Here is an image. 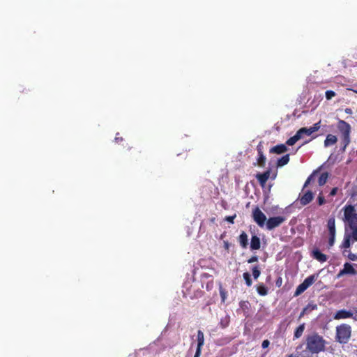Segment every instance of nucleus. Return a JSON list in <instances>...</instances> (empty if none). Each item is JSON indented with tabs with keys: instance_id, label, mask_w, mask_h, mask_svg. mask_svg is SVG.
<instances>
[{
	"instance_id": "24",
	"label": "nucleus",
	"mask_w": 357,
	"mask_h": 357,
	"mask_svg": "<svg viewBox=\"0 0 357 357\" xmlns=\"http://www.w3.org/2000/svg\"><path fill=\"white\" fill-rule=\"evenodd\" d=\"M328 246L332 247L335 243L336 231H328Z\"/></svg>"
},
{
	"instance_id": "12",
	"label": "nucleus",
	"mask_w": 357,
	"mask_h": 357,
	"mask_svg": "<svg viewBox=\"0 0 357 357\" xmlns=\"http://www.w3.org/2000/svg\"><path fill=\"white\" fill-rule=\"evenodd\" d=\"M287 151L286 144H281L273 146L270 149L269 153L273 154H282Z\"/></svg>"
},
{
	"instance_id": "41",
	"label": "nucleus",
	"mask_w": 357,
	"mask_h": 357,
	"mask_svg": "<svg viewBox=\"0 0 357 357\" xmlns=\"http://www.w3.org/2000/svg\"><path fill=\"white\" fill-rule=\"evenodd\" d=\"M300 357H312V356L309 354L308 351H304L301 354Z\"/></svg>"
},
{
	"instance_id": "42",
	"label": "nucleus",
	"mask_w": 357,
	"mask_h": 357,
	"mask_svg": "<svg viewBox=\"0 0 357 357\" xmlns=\"http://www.w3.org/2000/svg\"><path fill=\"white\" fill-rule=\"evenodd\" d=\"M337 188H333L331 191L330 192V196H335L337 192Z\"/></svg>"
},
{
	"instance_id": "27",
	"label": "nucleus",
	"mask_w": 357,
	"mask_h": 357,
	"mask_svg": "<svg viewBox=\"0 0 357 357\" xmlns=\"http://www.w3.org/2000/svg\"><path fill=\"white\" fill-rule=\"evenodd\" d=\"M252 275H253L254 278L255 280H257L261 274L259 267L257 266H255L252 267Z\"/></svg>"
},
{
	"instance_id": "9",
	"label": "nucleus",
	"mask_w": 357,
	"mask_h": 357,
	"mask_svg": "<svg viewBox=\"0 0 357 357\" xmlns=\"http://www.w3.org/2000/svg\"><path fill=\"white\" fill-rule=\"evenodd\" d=\"M357 274V271L354 268V265L351 263L346 262L343 265V268L341 269L337 274L336 278H340L344 275H355Z\"/></svg>"
},
{
	"instance_id": "10",
	"label": "nucleus",
	"mask_w": 357,
	"mask_h": 357,
	"mask_svg": "<svg viewBox=\"0 0 357 357\" xmlns=\"http://www.w3.org/2000/svg\"><path fill=\"white\" fill-rule=\"evenodd\" d=\"M285 221V218L282 216H275L269 218L266 223V227L268 230H273V229L279 227Z\"/></svg>"
},
{
	"instance_id": "46",
	"label": "nucleus",
	"mask_w": 357,
	"mask_h": 357,
	"mask_svg": "<svg viewBox=\"0 0 357 357\" xmlns=\"http://www.w3.org/2000/svg\"><path fill=\"white\" fill-rule=\"evenodd\" d=\"M344 112L345 113L348 114H352V109L351 108H346L344 109Z\"/></svg>"
},
{
	"instance_id": "44",
	"label": "nucleus",
	"mask_w": 357,
	"mask_h": 357,
	"mask_svg": "<svg viewBox=\"0 0 357 357\" xmlns=\"http://www.w3.org/2000/svg\"><path fill=\"white\" fill-rule=\"evenodd\" d=\"M348 258L350 260L354 261L356 259V255H354L353 253H349V255H348Z\"/></svg>"
},
{
	"instance_id": "28",
	"label": "nucleus",
	"mask_w": 357,
	"mask_h": 357,
	"mask_svg": "<svg viewBox=\"0 0 357 357\" xmlns=\"http://www.w3.org/2000/svg\"><path fill=\"white\" fill-rule=\"evenodd\" d=\"M316 176H317V173L314 172L312 174L305 182L304 188L307 187L312 181H314Z\"/></svg>"
},
{
	"instance_id": "29",
	"label": "nucleus",
	"mask_w": 357,
	"mask_h": 357,
	"mask_svg": "<svg viewBox=\"0 0 357 357\" xmlns=\"http://www.w3.org/2000/svg\"><path fill=\"white\" fill-rule=\"evenodd\" d=\"M220 294L221 296V299L222 302L225 301V299L227 298V291L222 288V287L220 285L219 288Z\"/></svg>"
},
{
	"instance_id": "17",
	"label": "nucleus",
	"mask_w": 357,
	"mask_h": 357,
	"mask_svg": "<svg viewBox=\"0 0 357 357\" xmlns=\"http://www.w3.org/2000/svg\"><path fill=\"white\" fill-rule=\"evenodd\" d=\"M241 247L243 249L248 248V236L245 231H242L238 238Z\"/></svg>"
},
{
	"instance_id": "40",
	"label": "nucleus",
	"mask_w": 357,
	"mask_h": 357,
	"mask_svg": "<svg viewBox=\"0 0 357 357\" xmlns=\"http://www.w3.org/2000/svg\"><path fill=\"white\" fill-rule=\"evenodd\" d=\"M266 158H258V164L261 166L264 165L265 164Z\"/></svg>"
},
{
	"instance_id": "25",
	"label": "nucleus",
	"mask_w": 357,
	"mask_h": 357,
	"mask_svg": "<svg viewBox=\"0 0 357 357\" xmlns=\"http://www.w3.org/2000/svg\"><path fill=\"white\" fill-rule=\"evenodd\" d=\"M243 279L245 281V284L248 287H250L252 284V281L250 275L248 272H245L243 274Z\"/></svg>"
},
{
	"instance_id": "48",
	"label": "nucleus",
	"mask_w": 357,
	"mask_h": 357,
	"mask_svg": "<svg viewBox=\"0 0 357 357\" xmlns=\"http://www.w3.org/2000/svg\"><path fill=\"white\" fill-rule=\"evenodd\" d=\"M200 356H201V353H198V355H197V352H195L194 357H200Z\"/></svg>"
},
{
	"instance_id": "21",
	"label": "nucleus",
	"mask_w": 357,
	"mask_h": 357,
	"mask_svg": "<svg viewBox=\"0 0 357 357\" xmlns=\"http://www.w3.org/2000/svg\"><path fill=\"white\" fill-rule=\"evenodd\" d=\"M327 228L328 231H336L335 216H331L327 221Z\"/></svg>"
},
{
	"instance_id": "1",
	"label": "nucleus",
	"mask_w": 357,
	"mask_h": 357,
	"mask_svg": "<svg viewBox=\"0 0 357 357\" xmlns=\"http://www.w3.org/2000/svg\"><path fill=\"white\" fill-rule=\"evenodd\" d=\"M306 349L312 354H319L326 350L327 342L317 333H313L306 336Z\"/></svg>"
},
{
	"instance_id": "43",
	"label": "nucleus",
	"mask_w": 357,
	"mask_h": 357,
	"mask_svg": "<svg viewBox=\"0 0 357 357\" xmlns=\"http://www.w3.org/2000/svg\"><path fill=\"white\" fill-rule=\"evenodd\" d=\"M229 247H230V244H229V243L227 241H224V248H225L226 250L229 251Z\"/></svg>"
},
{
	"instance_id": "6",
	"label": "nucleus",
	"mask_w": 357,
	"mask_h": 357,
	"mask_svg": "<svg viewBox=\"0 0 357 357\" xmlns=\"http://www.w3.org/2000/svg\"><path fill=\"white\" fill-rule=\"evenodd\" d=\"M356 241H357V227L350 231L346 230L344 231V238L340 248L344 249V251H347Z\"/></svg>"
},
{
	"instance_id": "38",
	"label": "nucleus",
	"mask_w": 357,
	"mask_h": 357,
	"mask_svg": "<svg viewBox=\"0 0 357 357\" xmlns=\"http://www.w3.org/2000/svg\"><path fill=\"white\" fill-rule=\"evenodd\" d=\"M249 303L248 301H241L240 302V307L243 309L248 308V307Z\"/></svg>"
},
{
	"instance_id": "7",
	"label": "nucleus",
	"mask_w": 357,
	"mask_h": 357,
	"mask_svg": "<svg viewBox=\"0 0 357 357\" xmlns=\"http://www.w3.org/2000/svg\"><path fill=\"white\" fill-rule=\"evenodd\" d=\"M317 278L318 274H313L306 278L304 281L297 287L294 292V296H298L303 293L317 280Z\"/></svg>"
},
{
	"instance_id": "3",
	"label": "nucleus",
	"mask_w": 357,
	"mask_h": 357,
	"mask_svg": "<svg viewBox=\"0 0 357 357\" xmlns=\"http://www.w3.org/2000/svg\"><path fill=\"white\" fill-rule=\"evenodd\" d=\"M351 326L347 324H341L335 327V341L340 344H347L351 337Z\"/></svg>"
},
{
	"instance_id": "11",
	"label": "nucleus",
	"mask_w": 357,
	"mask_h": 357,
	"mask_svg": "<svg viewBox=\"0 0 357 357\" xmlns=\"http://www.w3.org/2000/svg\"><path fill=\"white\" fill-rule=\"evenodd\" d=\"M270 170H266L264 173H258L256 175V178L261 186H264V185L266 183L268 179L270 177Z\"/></svg>"
},
{
	"instance_id": "34",
	"label": "nucleus",
	"mask_w": 357,
	"mask_h": 357,
	"mask_svg": "<svg viewBox=\"0 0 357 357\" xmlns=\"http://www.w3.org/2000/svg\"><path fill=\"white\" fill-rule=\"evenodd\" d=\"M236 214H234V215L226 216L225 218V220L228 222H229V223H231V224H234V220L236 218Z\"/></svg>"
},
{
	"instance_id": "49",
	"label": "nucleus",
	"mask_w": 357,
	"mask_h": 357,
	"mask_svg": "<svg viewBox=\"0 0 357 357\" xmlns=\"http://www.w3.org/2000/svg\"><path fill=\"white\" fill-rule=\"evenodd\" d=\"M356 312L357 313V309L356 310ZM354 319H355L356 321H357V317L355 316L354 317H353Z\"/></svg>"
},
{
	"instance_id": "52",
	"label": "nucleus",
	"mask_w": 357,
	"mask_h": 357,
	"mask_svg": "<svg viewBox=\"0 0 357 357\" xmlns=\"http://www.w3.org/2000/svg\"><path fill=\"white\" fill-rule=\"evenodd\" d=\"M284 156L288 157V156H289V154H286Z\"/></svg>"
},
{
	"instance_id": "47",
	"label": "nucleus",
	"mask_w": 357,
	"mask_h": 357,
	"mask_svg": "<svg viewBox=\"0 0 357 357\" xmlns=\"http://www.w3.org/2000/svg\"><path fill=\"white\" fill-rule=\"evenodd\" d=\"M282 284V278H279L276 281L277 286L280 287Z\"/></svg>"
},
{
	"instance_id": "4",
	"label": "nucleus",
	"mask_w": 357,
	"mask_h": 357,
	"mask_svg": "<svg viewBox=\"0 0 357 357\" xmlns=\"http://www.w3.org/2000/svg\"><path fill=\"white\" fill-rule=\"evenodd\" d=\"M337 128L341 135V149L342 151H344L351 142L350 134L351 131V127L347 122L340 119L337 121Z\"/></svg>"
},
{
	"instance_id": "26",
	"label": "nucleus",
	"mask_w": 357,
	"mask_h": 357,
	"mask_svg": "<svg viewBox=\"0 0 357 357\" xmlns=\"http://www.w3.org/2000/svg\"><path fill=\"white\" fill-rule=\"evenodd\" d=\"M317 305L314 303H308L303 309L309 314L314 310L317 309Z\"/></svg>"
},
{
	"instance_id": "35",
	"label": "nucleus",
	"mask_w": 357,
	"mask_h": 357,
	"mask_svg": "<svg viewBox=\"0 0 357 357\" xmlns=\"http://www.w3.org/2000/svg\"><path fill=\"white\" fill-rule=\"evenodd\" d=\"M317 202H318V204L319 206H321L324 204H325V202H326L325 199H324V196L321 195V194H319V195L318 196Z\"/></svg>"
},
{
	"instance_id": "16",
	"label": "nucleus",
	"mask_w": 357,
	"mask_h": 357,
	"mask_svg": "<svg viewBox=\"0 0 357 357\" xmlns=\"http://www.w3.org/2000/svg\"><path fill=\"white\" fill-rule=\"evenodd\" d=\"M313 193L308 190L300 198V202L303 206L307 205L313 199Z\"/></svg>"
},
{
	"instance_id": "39",
	"label": "nucleus",
	"mask_w": 357,
	"mask_h": 357,
	"mask_svg": "<svg viewBox=\"0 0 357 357\" xmlns=\"http://www.w3.org/2000/svg\"><path fill=\"white\" fill-rule=\"evenodd\" d=\"M257 151H258L259 156H264L263 151H262V145L259 144L257 146Z\"/></svg>"
},
{
	"instance_id": "2",
	"label": "nucleus",
	"mask_w": 357,
	"mask_h": 357,
	"mask_svg": "<svg viewBox=\"0 0 357 357\" xmlns=\"http://www.w3.org/2000/svg\"><path fill=\"white\" fill-rule=\"evenodd\" d=\"M342 211H343L342 221L344 224V231L346 230L357 228V211L354 205L347 204Z\"/></svg>"
},
{
	"instance_id": "50",
	"label": "nucleus",
	"mask_w": 357,
	"mask_h": 357,
	"mask_svg": "<svg viewBox=\"0 0 357 357\" xmlns=\"http://www.w3.org/2000/svg\"><path fill=\"white\" fill-rule=\"evenodd\" d=\"M211 222H214V221H215V218H211Z\"/></svg>"
},
{
	"instance_id": "13",
	"label": "nucleus",
	"mask_w": 357,
	"mask_h": 357,
	"mask_svg": "<svg viewBox=\"0 0 357 357\" xmlns=\"http://www.w3.org/2000/svg\"><path fill=\"white\" fill-rule=\"evenodd\" d=\"M354 317L352 312L346 310H338L334 315L335 319H347Z\"/></svg>"
},
{
	"instance_id": "22",
	"label": "nucleus",
	"mask_w": 357,
	"mask_h": 357,
	"mask_svg": "<svg viewBox=\"0 0 357 357\" xmlns=\"http://www.w3.org/2000/svg\"><path fill=\"white\" fill-rule=\"evenodd\" d=\"M257 291L260 296H264L268 294V288L263 283H260L257 286Z\"/></svg>"
},
{
	"instance_id": "32",
	"label": "nucleus",
	"mask_w": 357,
	"mask_h": 357,
	"mask_svg": "<svg viewBox=\"0 0 357 357\" xmlns=\"http://www.w3.org/2000/svg\"><path fill=\"white\" fill-rule=\"evenodd\" d=\"M115 142L117 143V144H121L123 141H124V139L123 138V137H121L120 135V133L119 132H117L116 134V137H115Z\"/></svg>"
},
{
	"instance_id": "31",
	"label": "nucleus",
	"mask_w": 357,
	"mask_h": 357,
	"mask_svg": "<svg viewBox=\"0 0 357 357\" xmlns=\"http://www.w3.org/2000/svg\"><path fill=\"white\" fill-rule=\"evenodd\" d=\"M326 94V98L329 100L331 99H332L333 97L335 96L336 93L335 91H331V90H328L326 91L325 93Z\"/></svg>"
},
{
	"instance_id": "14",
	"label": "nucleus",
	"mask_w": 357,
	"mask_h": 357,
	"mask_svg": "<svg viewBox=\"0 0 357 357\" xmlns=\"http://www.w3.org/2000/svg\"><path fill=\"white\" fill-rule=\"evenodd\" d=\"M312 256L314 259H317L320 262H325L328 259L327 255L321 252L320 250L318 249H315L312 251Z\"/></svg>"
},
{
	"instance_id": "36",
	"label": "nucleus",
	"mask_w": 357,
	"mask_h": 357,
	"mask_svg": "<svg viewBox=\"0 0 357 357\" xmlns=\"http://www.w3.org/2000/svg\"><path fill=\"white\" fill-rule=\"evenodd\" d=\"M257 261H258V256L257 255H253L249 259H248V264H252Z\"/></svg>"
},
{
	"instance_id": "37",
	"label": "nucleus",
	"mask_w": 357,
	"mask_h": 357,
	"mask_svg": "<svg viewBox=\"0 0 357 357\" xmlns=\"http://www.w3.org/2000/svg\"><path fill=\"white\" fill-rule=\"evenodd\" d=\"M270 345V341L268 340H264L261 343L263 349L267 348Z\"/></svg>"
},
{
	"instance_id": "23",
	"label": "nucleus",
	"mask_w": 357,
	"mask_h": 357,
	"mask_svg": "<svg viewBox=\"0 0 357 357\" xmlns=\"http://www.w3.org/2000/svg\"><path fill=\"white\" fill-rule=\"evenodd\" d=\"M328 176V173L326 172L320 174L318 178L319 185H324L327 182Z\"/></svg>"
},
{
	"instance_id": "33",
	"label": "nucleus",
	"mask_w": 357,
	"mask_h": 357,
	"mask_svg": "<svg viewBox=\"0 0 357 357\" xmlns=\"http://www.w3.org/2000/svg\"><path fill=\"white\" fill-rule=\"evenodd\" d=\"M229 321L228 319H222L220 322V325L222 328H225L229 326Z\"/></svg>"
},
{
	"instance_id": "19",
	"label": "nucleus",
	"mask_w": 357,
	"mask_h": 357,
	"mask_svg": "<svg viewBox=\"0 0 357 357\" xmlns=\"http://www.w3.org/2000/svg\"><path fill=\"white\" fill-rule=\"evenodd\" d=\"M337 141V138L335 135L329 134L326 136V138L324 141V145L326 146H329L335 144Z\"/></svg>"
},
{
	"instance_id": "18",
	"label": "nucleus",
	"mask_w": 357,
	"mask_h": 357,
	"mask_svg": "<svg viewBox=\"0 0 357 357\" xmlns=\"http://www.w3.org/2000/svg\"><path fill=\"white\" fill-rule=\"evenodd\" d=\"M261 247V241L257 235H252L250 242V249L252 250H259Z\"/></svg>"
},
{
	"instance_id": "45",
	"label": "nucleus",
	"mask_w": 357,
	"mask_h": 357,
	"mask_svg": "<svg viewBox=\"0 0 357 357\" xmlns=\"http://www.w3.org/2000/svg\"><path fill=\"white\" fill-rule=\"evenodd\" d=\"M307 312L303 309L302 310V312H301L300 315H299V319H301V317H303L305 314H307Z\"/></svg>"
},
{
	"instance_id": "20",
	"label": "nucleus",
	"mask_w": 357,
	"mask_h": 357,
	"mask_svg": "<svg viewBox=\"0 0 357 357\" xmlns=\"http://www.w3.org/2000/svg\"><path fill=\"white\" fill-rule=\"evenodd\" d=\"M305 324L303 323L299 326H298L294 333V339H298L301 337L305 331Z\"/></svg>"
},
{
	"instance_id": "30",
	"label": "nucleus",
	"mask_w": 357,
	"mask_h": 357,
	"mask_svg": "<svg viewBox=\"0 0 357 357\" xmlns=\"http://www.w3.org/2000/svg\"><path fill=\"white\" fill-rule=\"evenodd\" d=\"M289 161V158H280L278 161V166H284L288 163Z\"/></svg>"
},
{
	"instance_id": "53",
	"label": "nucleus",
	"mask_w": 357,
	"mask_h": 357,
	"mask_svg": "<svg viewBox=\"0 0 357 357\" xmlns=\"http://www.w3.org/2000/svg\"><path fill=\"white\" fill-rule=\"evenodd\" d=\"M356 180H357V177H356Z\"/></svg>"
},
{
	"instance_id": "8",
	"label": "nucleus",
	"mask_w": 357,
	"mask_h": 357,
	"mask_svg": "<svg viewBox=\"0 0 357 357\" xmlns=\"http://www.w3.org/2000/svg\"><path fill=\"white\" fill-rule=\"evenodd\" d=\"M252 218L260 227H263L267 221L265 214L259 207H255L252 210Z\"/></svg>"
},
{
	"instance_id": "15",
	"label": "nucleus",
	"mask_w": 357,
	"mask_h": 357,
	"mask_svg": "<svg viewBox=\"0 0 357 357\" xmlns=\"http://www.w3.org/2000/svg\"><path fill=\"white\" fill-rule=\"evenodd\" d=\"M204 344V334L201 330H199L197 331V349H196V352H197V354L202 353V348Z\"/></svg>"
},
{
	"instance_id": "51",
	"label": "nucleus",
	"mask_w": 357,
	"mask_h": 357,
	"mask_svg": "<svg viewBox=\"0 0 357 357\" xmlns=\"http://www.w3.org/2000/svg\"><path fill=\"white\" fill-rule=\"evenodd\" d=\"M288 357H293V355L290 354V355L288 356Z\"/></svg>"
},
{
	"instance_id": "5",
	"label": "nucleus",
	"mask_w": 357,
	"mask_h": 357,
	"mask_svg": "<svg viewBox=\"0 0 357 357\" xmlns=\"http://www.w3.org/2000/svg\"><path fill=\"white\" fill-rule=\"evenodd\" d=\"M320 128V122L316 123L313 125V126L307 128H300L296 133L289 139H288L286 142V145L293 146L298 142L299 139L304 137V136H310L314 132L317 131Z\"/></svg>"
}]
</instances>
